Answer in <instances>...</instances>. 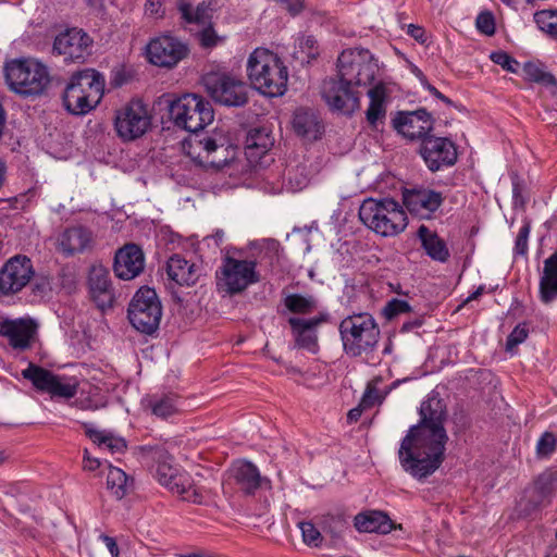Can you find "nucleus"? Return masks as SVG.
Wrapping results in <instances>:
<instances>
[{
    "label": "nucleus",
    "instance_id": "f257e3e1",
    "mask_svg": "<svg viewBox=\"0 0 557 557\" xmlns=\"http://www.w3.org/2000/svg\"><path fill=\"white\" fill-rule=\"evenodd\" d=\"M419 414V423L400 443L398 457L403 469L421 480L433 474L445 459L447 407L440 394L432 392L421 403Z\"/></svg>",
    "mask_w": 557,
    "mask_h": 557
},
{
    "label": "nucleus",
    "instance_id": "f03ea898",
    "mask_svg": "<svg viewBox=\"0 0 557 557\" xmlns=\"http://www.w3.org/2000/svg\"><path fill=\"white\" fill-rule=\"evenodd\" d=\"M247 72L255 92L275 98L287 90V66L277 53L267 48H256L250 53Z\"/></svg>",
    "mask_w": 557,
    "mask_h": 557
},
{
    "label": "nucleus",
    "instance_id": "7ed1b4c3",
    "mask_svg": "<svg viewBox=\"0 0 557 557\" xmlns=\"http://www.w3.org/2000/svg\"><path fill=\"white\" fill-rule=\"evenodd\" d=\"M3 73L9 89L23 98L40 97L47 92L51 84L48 65L32 57L7 61Z\"/></svg>",
    "mask_w": 557,
    "mask_h": 557
},
{
    "label": "nucleus",
    "instance_id": "20e7f679",
    "mask_svg": "<svg viewBox=\"0 0 557 557\" xmlns=\"http://www.w3.org/2000/svg\"><path fill=\"white\" fill-rule=\"evenodd\" d=\"M343 350L350 357L373 352L379 344L381 331L372 314L352 313L338 325Z\"/></svg>",
    "mask_w": 557,
    "mask_h": 557
},
{
    "label": "nucleus",
    "instance_id": "39448f33",
    "mask_svg": "<svg viewBox=\"0 0 557 557\" xmlns=\"http://www.w3.org/2000/svg\"><path fill=\"white\" fill-rule=\"evenodd\" d=\"M358 214L368 228L384 237L400 234L408 224L405 210L391 198H368L361 203Z\"/></svg>",
    "mask_w": 557,
    "mask_h": 557
},
{
    "label": "nucleus",
    "instance_id": "423d86ee",
    "mask_svg": "<svg viewBox=\"0 0 557 557\" xmlns=\"http://www.w3.org/2000/svg\"><path fill=\"white\" fill-rule=\"evenodd\" d=\"M381 72L379 59L367 48L344 49L336 60V74L357 86L371 82Z\"/></svg>",
    "mask_w": 557,
    "mask_h": 557
},
{
    "label": "nucleus",
    "instance_id": "0eeeda50",
    "mask_svg": "<svg viewBox=\"0 0 557 557\" xmlns=\"http://www.w3.org/2000/svg\"><path fill=\"white\" fill-rule=\"evenodd\" d=\"M104 78L94 69L71 75L62 94L64 104H99L104 94Z\"/></svg>",
    "mask_w": 557,
    "mask_h": 557
},
{
    "label": "nucleus",
    "instance_id": "6e6552de",
    "mask_svg": "<svg viewBox=\"0 0 557 557\" xmlns=\"http://www.w3.org/2000/svg\"><path fill=\"white\" fill-rule=\"evenodd\" d=\"M256 268V261L224 257L215 273L218 289L227 295L242 293L248 286L260 281Z\"/></svg>",
    "mask_w": 557,
    "mask_h": 557
},
{
    "label": "nucleus",
    "instance_id": "1a4fd4ad",
    "mask_svg": "<svg viewBox=\"0 0 557 557\" xmlns=\"http://www.w3.org/2000/svg\"><path fill=\"white\" fill-rule=\"evenodd\" d=\"M127 315L131 324L144 334H153L160 324L162 306L153 288H139L129 302Z\"/></svg>",
    "mask_w": 557,
    "mask_h": 557
},
{
    "label": "nucleus",
    "instance_id": "9d476101",
    "mask_svg": "<svg viewBox=\"0 0 557 557\" xmlns=\"http://www.w3.org/2000/svg\"><path fill=\"white\" fill-rule=\"evenodd\" d=\"M203 83L208 95L218 104H246L255 95L250 85L223 74H209Z\"/></svg>",
    "mask_w": 557,
    "mask_h": 557
},
{
    "label": "nucleus",
    "instance_id": "9b49d317",
    "mask_svg": "<svg viewBox=\"0 0 557 557\" xmlns=\"http://www.w3.org/2000/svg\"><path fill=\"white\" fill-rule=\"evenodd\" d=\"M22 376L29 381L37 391L47 393L52 398L70 399L77 394L78 384L74 379L57 375L32 362L22 371Z\"/></svg>",
    "mask_w": 557,
    "mask_h": 557
},
{
    "label": "nucleus",
    "instance_id": "f8f14e48",
    "mask_svg": "<svg viewBox=\"0 0 557 557\" xmlns=\"http://www.w3.org/2000/svg\"><path fill=\"white\" fill-rule=\"evenodd\" d=\"M154 475L158 482L182 499L200 504L202 494L195 486L191 476L173 465L171 458L158 461Z\"/></svg>",
    "mask_w": 557,
    "mask_h": 557
},
{
    "label": "nucleus",
    "instance_id": "ddd939ff",
    "mask_svg": "<svg viewBox=\"0 0 557 557\" xmlns=\"http://www.w3.org/2000/svg\"><path fill=\"white\" fill-rule=\"evenodd\" d=\"M188 53V45L169 33L151 38L146 47L148 61L161 67L175 66Z\"/></svg>",
    "mask_w": 557,
    "mask_h": 557
},
{
    "label": "nucleus",
    "instance_id": "4468645a",
    "mask_svg": "<svg viewBox=\"0 0 557 557\" xmlns=\"http://www.w3.org/2000/svg\"><path fill=\"white\" fill-rule=\"evenodd\" d=\"M152 126V113L147 107H121L114 116V129L123 141L141 138Z\"/></svg>",
    "mask_w": 557,
    "mask_h": 557
},
{
    "label": "nucleus",
    "instance_id": "2eb2a0df",
    "mask_svg": "<svg viewBox=\"0 0 557 557\" xmlns=\"http://www.w3.org/2000/svg\"><path fill=\"white\" fill-rule=\"evenodd\" d=\"M92 38L82 28L73 27L60 33L53 41V53L65 63H84L91 54Z\"/></svg>",
    "mask_w": 557,
    "mask_h": 557
},
{
    "label": "nucleus",
    "instance_id": "dca6fc26",
    "mask_svg": "<svg viewBox=\"0 0 557 557\" xmlns=\"http://www.w3.org/2000/svg\"><path fill=\"white\" fill-rule=\"evenodd\" d=\"M35 275L32 260L25 255H15L0 268V294L11 296L26 287Z\"/></svg>",
    "mask_w": 557,
    "mask_h": 557
},
{
    "label": "nucleus",
    "instance_id": "f3484780",
    "mask_svg": "<svg viewBox=\"0 0 557 557\" xmlns=\"http://www.w3.org/2000/svg\"><path fill=\"white\" fill-rule=\"evenodd\" d=\"M420 154L432 172L451 166L457 161L456 146L445 137H425L421 143Z\"/></svg>",
    "mask_w": 557,
    "mask_h": 557
},
{
    "label": "nucleus",
    "instance_id": "a211bd4d",
    "mask_svg": "<svg viewBox=\"0 0 557 557\" xmlns=\"http://www.w3.org/2000/svg\"><path fill=\"white\" fill-rule=\"evenodd\" d=\"M403 198L407 210L422 220L433 219L445 201L443 193L424 187L406 189Z\"/></svg>",
    "mask_w": 557,
    "mask_h": 557
},
{
    "label": "nucleus",
    "instance_id": "6ab92c4d",
    "mask_svg": "<svg viewBox=\"0 0 557 557\" xmlns=\"http://www.w3.org/2000/svg\"><path fill=\"white\" fill-rule=\"evenodd\" d=\"M327 320L329 313L326 312L310 319L290 317L287 322L294 337L295 347L317 354L319 350L318 327Z\"/></svg>",
    "mask_w": 557,
    "mask_h": 557
},
{
    "label": "nucleus",
    "instance_id": "aec40b11",
    "mask_svg": "<svg viewBox=\"0 0 557 557\" xmlns=\"http://www.w3.org/2000/svg\"><path fill=\"white\" fill-rule=\"evenodd\" d=\"M393 125L405 137L423 140L433 129V119L425 109L420 108L411 112H398Z\"/></svg>",
    "mask_w": 557,
    "mask_h": 557
},
{
    "label": "nucleus",
    "instance_id": "412c9836",
    "mask_svg": "<svg viewBox=\"0 0 557 557\" xmlns=\"http://www.w3.org/2000/svg\"><path fill=\"white\" fill-rule=\"evenodd\" d=\"M359 86L339 75L323 81L321 95L327 104H358L361 97Z\"/></svg>",
    "mask_w": 557,
    "mask_h": 557
},
{
    "label": "nucleus",
    "instance_id": "4be33fe9",
    "mask_svg": "<svg viewBox=\"0 0 557 557\" xmlns=\"http://www.w3.org/2000/svg\"><path fill=\"white\" fill-rule=\"evenodd\" d=\"M145 267V256L136 244H126L114 256L113 270L122 280H133L138 276Z\"/></svg>",
    "mask_w": 557,
    "mask_h": 557
},
{
    "label": "nucleus",
    "instance_id": "5701e85b",
    "mask_svg": "<svg viewBox=\"0 0 557 557\" xmlns=\"http://www.w3.org/2000/svg\"><path fill=\"white\" fill-rule=\"evenodd\" d=\"M292 127L305 143L322 138L325 127L322 119L310 107H298L293 115Z\"/></svg>",
    "mask_w": 557,
    "mask_h": 557
},
{
    "label": "nucleus",
    "instance_id": "b1692460",
    "mask_svg": "<svg viewBox=\"0 0 557 557\" xmlns=\"http://www.w3.org/2000/svg\"><path fill=\"white\" fill-rule=\"evenodd\" d=\"M35 334L36 324L32 320L5 319L0 322V336L5 337L13 349L29 348Z\"/></svg>",
    "mask_w": 557,
    "mask_h": 557
},
{
    "label": "nucleus",
    "instance_id": "393cba45",
    "mask_svg": "<svg viewBox=\"0 0 557 557\" xmlns=\"http://www.w3.org/2000/svg\"><path fill=\"white\" fill-rule=\"evenodd\" d=\"M88 284L91 297L100 309L110 308L114 301V293L109 271L102 265H92L89 271Z\"/></svg>",
    "mask_w": 557,
    "mask_h": 557
},
{
    "label": "nucleus",
    "instance_id": "a878e982",
    "mask_svg": "<svg viewBox=\"0 0 557 557\" xmlns=\"http://www.w3.org/2000/svg\"><path fill=\"white\" fill-rule=\"evenodd\" d=\"M166 274L171 281L181 286H193L202 275V268L176 253L166 261Z\"/></svg>",
    "mask_w": 557,
    "mask_h": 557
},
{
    "label": "nucleus",
    "instance_id": "bb28decb",
    "mask_svg": "<svg viewBox=\"0 0 557 557\" xmlns=\"http://www.w3.org/2000/svg\"><path fill=\"white\" fill-rule=\"evenodd\" d=\"M171 113L177 107H169ZM183 112H177L175 117V124L184 129L193 133L191 135L198 134L199 131L203 129L214 119L213 107H182Z\"/></svg>",
    "mask_w": 557,
    "mask_h": 557
},
{
    "label": "nucleus",
    "instance_id": "cd10ccee",
    "mask_svg": "<svg viewBox=\"0 0 557 557\" xmlns=\"http://www.w3.org/2000/svg\"><path fill=\"white\" fill-rule=\"evenodd\" d=\"M92 243L91 231L82 225L67 227L59 239L60 250L67 257L86 251Z\"/></svg>",
    "mask_w": 557,
    "mask_h": 557
},
{
    "label": "nucleus",
    "instance_id": "c85d7f7f",
    "mask_svg": "<svg viewBox=\"0 0 557 557\" xmlns=\"http://www.w3.org/2000/svg\"><path fill=\"white\" fill-rule=\"evenodd\" d=\"M232 476L238 488L246 495H253L265 481L258 468L250 461H237L231 469Z\"/></svg>",
    "mask_w": 557,
    "mask_h": 557
},
{
    "label": "nucleus",
    "instance_id": "c756f323",
    "mask_svg": "<svg viewBox=\"0 0 557 557\" xmlns=\"http://www.w3.org/2000/svg\"><path fill=\"white\" fill-rule=\"evenodd\" d=\"M354 525L361 533L388 534L395 528L389 517L380 510L359 512L354 518Z\"/></svg>",
    "mask_w": 557,
    "mask_h": 557
},
{
    "label": "nucleus",
    "instance_id": "7c9ffc66",
    "mask_svg": "<svg viewBox=\"0 0 557 557\" xmlns=\"http://www.w3.org/2000/svg\"><path fill=\"white\" fill-rule=\"evenodd\" d=\"M363 86L368 87L370 104H387L395 101L400 92L399 86L391 78L383 77L381 73Z\"/></svg>",
    "mask_w": 557,
    "mask_h": 557
},
{
    "label": "nucleus",
    "instance_id": "2f4dec72",
    "mask_svg": "<svg viewBox=\"0 0 557 557\" xmlns=\"http://www.w3.org/2000/svg\"><path fill=\"white\" fill-rule=\"evenodd\" d=\"M176 9L184 24L207 25L212 20V8L208 1L194 5L190 0H176Z\"/></svg>",
    "mask_w": 557,
    "mask_h": 557
},
{
    "label": "nucleus",
    "instance_id": "473e14b6",
    "mask_svg": "<svg viewBox=\"0 0 557 557\" xmlns=\"http://www.w3.org/2000/svg\"><path fill=\"white\" fill-rule=\"evenodd\" d=\"M417 236L425 253L432 260L444 263L449 259V249L445 240L441 238L436 232L431 231L428 226L422 224L417 231Z\"/></svg>",
    "mask_w": 557,
    "mask_h": 557
},
{
    "label": "nucleus",
    "instance_id": "72a5a7b5",
    "mask_svg": "<svg viewBox=\"0 0 557 557\" xmlns=\"http://www.w3.org/2000/svg\"><path fill=\"white\" fill-rule=\"evenodd\" d=\"M201 140V134L190 135L182 143V149L186 156H188L195 163L201 166H214L221 168L226 163V157L224 158H207V153L203 151Z\"/></svg>",
    "mask_w": 557,
    "mask_h": 557
},
{
    "label": "nucleus",
    "instance_id": "f704fd0d",
    "mask_svg": "<svg viewBox=\"0 0 557 557\" xmlns=\"http://www.w3.org/2000/svg\"><path fill=\"white\" fill-rule=\"evenodd\" d=\"M246 154L249 159L261 158L273 146L274 139L265 127L251 128L246 137Z\"/></svg>",
    "mask_w": 557,
    "mask_h": 557
},
{
    "label": "nucleus",
    "instance_id": "c9c22d12",
    "mask_svg": "<svg viewBox=\"0 0 557 557\" xmlns=\"http://www.w3.org/2000/svg\"><path fill=\"white\" fill-rule=\"evenodd\" d=\"M540 294L544 304H549L557 297V251L544 261Z\"/></svg>",
    "mask_w": 557,
    "mask_h": 557
},
{
    "label": "nucleus",
    "instance_id": "e433bc0d",
    "mask_svg": "<svg viewBox=\"0 0 557 557\" xmlns=\"http://www.w3.org/2000/svg\"><path fill=\"white\" fill-rule=\"evenodd\" d=\"M85 434L95 443L99 448H104L112 454L123 453L127 445L123 437L115 436L112 432L106 430H97L89 423H84Z\"/></svg>",
    "mask_w": 557,
    "mask_h": 557
},
{
    "label": "nucleus",
    "instance_id": "4c0bfd02",
    "mask_svg": "<svg viewBox=\"0 0 557 557\" xmlns=\"http://www.w3.org/2000/svg\"><path fill=\"white\" fill-rule=\"evenodd\" d=\"M132 484L133 480L122 469L109 466L107 487L117 499L127 494Z\"/></svg>",
    "mask_w": 557,
    "mask_h": 557
},
{
    "label": "nucleus",
    "instance_id": "58836bf2",
    "mask_svg": "<svg viewBox=\"0 0 557 557\" xmlns=\"http://www.w3.org/2000/svg\"><path fill=\"white\" fill-rule=\"evenodd\" d=\"M521 72L524 81L536 83L552 89L556 87V78L541 64L527 62L523 64Z\"/></svg>",
    "mask_w": 557,
    "mask_h": 557
},
{
    "label": "nucleus",
    "instance_id": "ea45409f",
    "mask_svg": "<svg viewBox=\"0 0 557 557\" xmlns=\"http://www.w3.org/2000/svg\"><path fill=\"white\" fill-rule=\"evenodd\" d=\"M284 306L295 314H309L317 308V300L313 296L301 294H289L284 298Z\"/></svg>",
    "mask_w": 557,
    "mask_h": 557
},
{
    "label": "nucleus",
    "instance_id": "a19ab883",
    "mask_svg": "<svg viewBox=\"0 0 557 557\" xmlns=\"http://www.w3.org/2000/svg\"><path fill=\"white\" fill-rule=\"evenodd\" d=\"M151 412L162 419H166L177 412V400L172 395L153 397L149 400Z\"/></svg>",
    "mask_w": 557,
    "mask_h": 557
},
{
    "label": "nucleus",
    "instance_id": "79ce46f5",
    "mask_svg": "<svg viewBox=\"0 0 557 557\" xmlns=\"http://www.w3.org/2000/svg\"><path fill=\"white\" fill-rule=\"evenodd\" d=\"M557 449V435L550 431L541 434L536 442L535 455L537 459H549Z\"/></svg>",
    "mask_w": 557,
    "mask_h": 557
},
{
    "label": "nucleus",
    "instance_id": "37998d69",
    "mask_svg": "<svg viewBox=\"0 0 557 557\" xmlns=\"http://www.w3.org/2000/svg\"><path fill=\"white\" fill-rule=\"evenodd\" d=\"M539 28L554 39H557V12L540 11L534 14Z\"/></svg>",
    "mask_w": 557,
    "mask_h": 557
},
{
    "label": "nucleus",
    "instance_id": "c03bdc74",
    "mask_svg": "<svg viewBox=\"0 0 557 557\" xmlns=\"http://www.w3.org/2000/svg\"><path fill=\"white\" fill-rule=\"evenodd\" d=\"M182 102L203 104L202 97L194 92H165L158 98L156 104H181Z\"/></svg>",
    "mask_w": 557,
    "mask_h": 557
},
{
    "label": "nucleus",
    "instance_id": "a18cd8bd",
    "mask_svg": "<svg viewBox=\"0 0 557 557\" xmlns=\"http://www.w3.org/2000/svg\"><path fill=\"white\" fill-rule=\"evenodd\" d=\"M535 490L543 497L548 496L557 490V471L546 469L535 480Z\"/></svg>",
    "mask_w": 557,
    "mask_h": 557
},
{
    "label": "nucleus",
    "instance_id": "49530a36",
    "mask_svg": "<svg viewBox=\"0 0 557 557\" xmlns=\"http://www.w3.org/2000/svg\"><path fill=\"white\" fill-rule=\"evenodd\" d=\"M202 29L197 34L199 45L205 49H211L224 41L225 37L218 35L215 32L212 20L207 25H201Z\"/></svg>",
    "mask_w": 557,
    "mask_h": 557
},
{
    "label": "nucleus",
    "instance_id": "de8ad7c7",
    "mask_svg": "<svg viewBox=\"0 0 557 557\" xmlns=\"http://www.w3.org/2000/svg\"><path fill=\"white\" fill-rule=\"evenodd\" d=\"M298 527L302 534L304 542L312 547H319L322 543V535L312 522L301 521Z\"/></svg>",
    "mask_w": 557,
    "mask_h": 557
},
{
    "label": "nucleus",
    "instance_id": "09e8293b",
    "mask_svg": "<svg viewBox=\"0 0 557 557\" xmlns=\"http://www.w3.org/2000/svg\"><path fill=\"white\" fill-rule=\"evenodd\" d=\"M490 58L495 64L500 65L508 72L517 73L519 71V62L505 51L492 52Z\"/></svg>",
    "mask_w": 557,
    "mask_h": 557
},
{
    "label": "nucleus",
    "instance_id": "8fccbe9b",
    "mask_svg": "<svg viewBox=\"0 0 557 557\" xmlns=\"http://www.w3.org/2000/svg\"><path fill=\"white\" fill-rule=\"evenodd\" d=\"M529 335L527 323H519L508 335L506 341V349L512 350L518 345L522 344Z\"/></svg>",
    "mask_w": 557,
    "mask_h": 557
},
{
    "label": "nucleus",
    "instance_id": "3c124183",
    "mask_svg": "<svg viewBox=\"0 0 557 557\" xmlns=\"http://www.w3.org/2000/svg\"><path fill=\"white\" fill-rule=\"evenodd\" d=\"M410 310H411V307L408 304V301L398 299V298H393L392 300H389L386 304L383 312H384L385 317L388 320H391V319L395 318L396 315H398L400 313H407Z\"/></svg>",
    "mask_w": 557,
    "mask_h": 557
},
{
    "label": "nucleus",
    "instance_id": "603ef678",
    "mask_svg": "<svg viewBox=\"0 0 557 557\" xmlns=\"http://www.w3.org/2000/svg\"><path fill=\"white\" fill-rule=\"evenodd\" d=\"M476 28L484 35L492 36L495 33L494 16L490 12H482L475 21Z\"/></svg>",
    "mask_w": 557,
    "mask_h": 557
},
{
    "label": "nucleus",
    "instance_id": "864d4df0",
    "mask_svg": "<svg viewBox=\"0 0 557 557\" xmlns=\"http://www.w3.org/2000/svg\"><path fill=\"white\" fill-rule=\"evenodd\" d=\"M299 49L308 59L319 55L318 42L313 36H306L299 40Z\"/></svg>",
    "mask_w": 557,
    "mask_h": 557
},
{
    "label": "nucleus",
    "instance_id": "5fc2aeb1",
    "mask_svg": "<svg viewBox=\"0 0 557 557\" xmlns=\"http://www.w3.org/2000/svg\"><path fill=\"white\" fill-rule=\"evenodd\" d=\"M144 11L149 17L163 18L165 15L163 0H146Z\"/></svg>",
    "mask_w": 557,
    "mask_h": 557
},
{
    "label": "nucleus",
    "instance_id": "6e6d98bb",
    "mask_svg": "<svg viewBox=\"0 0 557 557\" xmlns=\"http://www.w3.org/2000/svg\"><path fill=\"white\" fill-rule=\"evenodd\" d=\"M530 234V225L525 223L519 231L516 238L515 251L518 255H525L528 251V238Z\"/></svg>",
    "mask_w": 557,
    "mask_h": 557
},
{
    "label": "nucleus",
    "instance_id": "4d7b16f0",
    "mask_svg": "<svg viewBox=\"0 0 557 557\" xmlns=\"http://www.w3.org/2000/svg\"><path fill=\"white\" fill-rule=\"evenodd\" d=\"M201 140L203 146V151L207 153V158H216L215 153L220 150H226L223 148V145H218L216 140L206 134H201Z\"/></svg>",
    "mask_w": 557,
    "mask_h": 557
},
{
    "label": "nucleus",
    "instance_id": "13d9d810",
    "mask_svg": "<svg viewBox=\"0 0 557 557\" xmlns=\"http://www.w3.org/2000/svg\"><path fill=\"white\" fill-rule=\"evenodd\" d=\"M385 107H369L367 111V121L373 127H376L379 122H382L385 117Z\"/></svg>",
    "mask_w": 557,
    "mask_h": 557
},
{
    "label": "nucleus",
    "instance_id": "bf43d9fd",
    "mask_svg": "<svg viewBox=\"0 0 557 557\" xmlns=\"http://www.w3.org/2000/svg\"><path fill=\"white\" fill-rule=\"evenodd\" d=\"M376 403H381L379 393L375 387L370 384L367 386L366 393L362 397L361 405L364 407H372Z\"/></svg>",
    "mask_w": 557,
    "mask_h": 557
},
{
    "label": "nucleus",
    "instance_id": "052dcab7",
    "mask_svg": "<svg viewBox=\"0 0 557 557\" xmlns=\"http://www.w3.org/2000/svg\"><path fill=\"white\" fill-rule=\"evenodd\" d=\"M419 77L421 79V83H422L423 87L431 95L434 96V100L435 101H442V102H445L446 104H450V100L448 98H446L442 92H440L435 87L430 85L429 82L425 79V77L421 73H419Z\"/></svg>",
    "mask_w": 557,
    "mask_h": 557
},
{
    "label": "nucleus",
    "instance_id": "680f3d73",
    "mask_svg": "<svg viewBox=\"0 0 557 557\" xmlns=\"http://www.w3.org/2000/svg\"><path fill=\"white\" fill-rule=\"evenodd\" d=\"M99 539L106 544L112 557H119L120 550L114 537L106 534H100Z\"/></svg>",
    "mask_w": 557,
    "mask_h": 557
},
{
    "label": "nucleus",
    "instance_id": "e2e57ef3",
    "mask_svg": "<svg viewBox=\"0 0 557 557\" xmlns=\"http://www.w3.org/2000/svg\"><path fill=\"white\" fill-rule=\"evenodd\" d=\"M100 465L101 463L98 458L89 457L88 451L85 450L84 466H83L85 470L95 471L96 469H98L100 467Z\"/></svg>",
    "mask_w": 557,
    "mask_h": 557
},
{
    "label": "nucleus",
    "instance_id": "0e129e2a",
    "mask_svg": "<svg viewBox=\"0 0 557 557\" xmlns=\"http://www.w3.org/2000/svg\"><path fill=\"white\" fill-rule=\"evenodd\" d=\"M408 34L413 37L416 40L424 41V29L420 26L410 24L408 26Z\"/></svg>",
    "mask_w": 557,
    "mask_h": 557
},
{
    "label": "nucleus",
    "instance_id": "69168bd1",
    "mask_svg": "<svg viewBox=\"0 0 557 557\" xmlns=\"http://www.w3.org/2000/svg\"><path fill=\"white\" fill-rule=\"evenodd\" d=\"M96 107H65L66 111L73 115H85Z\"/></svg>",
    "mask_w": 557,
    "mask_h": 557
},
{
    "label": "nucleus",
    "instance_id": "338daca9",
    "mask_svg": "<svg viewBox=\"0 0 557 557\" xmlns=\"http://www.w3.org/2000/svg\"><path fill=\"white\" fill-rule=\"evenodd\" d=\"M287 10L292 14H297L302 10V3L300 0H289V2H285Z\"/></svg>",
    "mask_w": 557,
    "mask_h": 557
},
{
    "label": "nucleus",
    "instance_id": "774afa93",
    "mask_svg": "<svg viewBox=\"0 0 557 557\" xmlns=\"http://www.w3.org/2000/svg\"><path fill=\"white\" fill-rule=\"evenodd\" d=\"M421 325H422V320H420V319L404 322V324L401 326V332H409L417 327H420Z\"/></svg>",
    "mask_w": 557,
    "mask_h": 557
}]
</instances>
